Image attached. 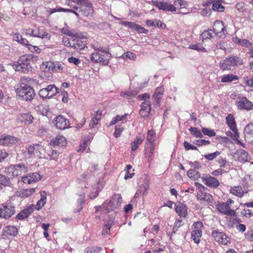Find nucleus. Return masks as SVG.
<instances>
[{"instance_id":"ddd939ff","label":"nucleus","mask_w":253,"mask_h":253,"mask_svg":"<svg viewBox=\"0 0 253 253\" xmlns=\"http://www.w3.org/2000/svg\"><path fill=\"white\" fill-rule=\"evenodd\" d=\"M197 200L201 202H206L210 204L211 206L213 207V199L212 195L202 190H199L196 195Z\"/></svg>"},{"instance_id":"c756f323","label":"nucleus","mask_w":253,"mask_h":253,"mask_svg":"<svg viewBox=\"0 0 253 253\" xmlns=\"http://www.w3.org/2000/svg\"><path fill=\"white\" fill-rule=\"evenodd\" d=\"M146 25L148 27L154 26L159 28L165 29L166 28V25L158 19H154V20H147L145 21Z\"/></svg>"},{"instance_id":"4d7b16f0","label":"nucleus","mask_w":253,"mask_h":253,"mask_svg":"<svg viewBox=\"0 0 253 253\" xmlns=\"http://www.w3.org/2000/svg\"><path fill=\"white\" fill-rule=\"evenodd\" d=\"M27 47L33 53H40L41 52V49L38 46L33 45L30 43L28 45Z\"/></svg>"},{"instance_id":"c9c22d12","label":"nucleus","mask_w":253,"mask_h":253,"mask_svg":"<svg viewBox=\"0 0 253 253\" xmlns=\"http://www.w3.org/2000/svg\"><path fill=\"white\" fill-rule=\"evenodd\" d=\"M54 68V64L51 61H46L43 62L40 66V69L42 72L44 73H48Z\"/></svg>"},{"instance_id":"ea45409f","label":"nucleus","mask_w":253,"mask_h":253,"mask_svg":"<svg viewBox=\"0 0 253 253\" xmlns=\"http://www.w3.org/2000/svg\"><path fill=\"white\" fill-rule=\"evenodd\" d=\"M104 54H100L99 60L100 62H98V63H99L101 65H107L110 61V56L107 54L106 53H104Z\"/></svg>"},{"instance_id":"72a5a7b5","label":"nucleus","mask_w":253,"mask_h":253,"mask_svg":"<svg viewBox=\"0 0 253 253\" xmlns=\"http://www.w3.org/2000/svg\"><path fill=\"white\" fill-rule=\"evenodd\" d=\"M187 208L183 204L179 203L175 207L176 212L180 216L185 217L187 215Z\"/></svg>"},{"instance_id":"e433bc0d","label":"nucleus","mask_w":253,"mask_h":253,"mask_svg":"<svg viewBox=\"0 0 253 253\" xmlns=\"http://www.w3.org/2000/svg\"><path fill=\"white\" fill-rule=\"evenodd\" d=\"M239 80V77L233 74H227L222 76L221 82L222 83H231L234 81Z\"/></svg>"},{"instance_id":"412c9836","label":"nucleus","mask_w":253,"mask_h":253,"mask_svg":"<svg viewBox=\"0 0 253 253\" xmlns=\"http://www.w3.org/2000/svg\"><path fill=\"white\" fill-rule=\"evenodd\" d=\"M145 138L144 134L139 132L134 138L133 141L130 144V148L132 151H135L139 146L142 143Z\"/></svg>"},{"instance_id":"bf43d9fd","label":"nucleus","mask_w":253,"mask_h":253,"mask_svg":"<svg viewBox=\"0 0 253 253\" xmlns=\"http://www.w3.org/2000/svg\"><path fill=\"white\" fill-rule=\"evenodd\" d=\"M62 43L66 46L73 47V40L70 41L69 38L67 37H64L62 38Z\"/></svg>"},{"instance_id":"a19ab883","label":"nucleus","mask_w":253,"mask_h":253,"mask_svg":"<svg viewBox=\"0 0 253 253\" xmlns=\"http://www.w3.org/2000/svg\"><path fill=\"white\" fill-rule=\"evenodd\" d=\"M202 235V231H193L191 232V238L195 243H199Z\"/></svg>"},{"instance_id":"680f3d73","label":"nucleus","mask_w":253,"mask_h":253,"mask_svg":"<svg viewBox=\"0 0 253 253\" xmlns=\"http://www.w3.org/2000/svg\"><path fill=\"white\" fill-rule=\"evenodd\" d=\"M121 24L125 27H127L128 28L133 30H134L136 25V24L134 22L128 21H122L121 22Z\"/></svg>"},{"instance_id":"0e129e2a","label":"nucleus","mask_w":253,"mask_h":253,"mask_svg":"<svg viewBox=\"0 0 253 253\" xmlns=\"http://www.w3.org/2000/svg\"><path fill=\"white\" fill-rule=\"evenodd\" d=\"M124 129V128L121 127L120 126H115V130L114 133V136L116 138L119 137L121 134L122 132L123 131Z\"/></svg>"},{"instance_id":"7c9ffc66","label":"nucleus","mask_w":253,"mask_h":253,"mask_svg":"<svg viewBox=\"0 0 253 253\" xmlns=\"http://www.w3.org/2000/svg\"><path fill=\"white\" fill-rule=\"evenodd\" d=\"M41 199L39 200L36 205H35V210L37 209L39 211L44 207L46 202V193L43 191L41 192Z\"/></svg>"},{"instance_id":"f257e3e1","label":"nucleus","mask_w":253,"mask_h":253,"mask_svg":"<svg viewBox=\"0 0 253 253\" xmlns=\"http://www.w3.org/2000/svg\"><path fill=\"white\" fill-rule=\"evenodd\" d=\"M33 62V56L31 55H24L21 56L13 65L16 71L23 73H28L32 70V64Z\"/></svg>"},{"instance_id":"bb28decb","label":"nucleus","mask_w":253,"mask_h":253,"mask_svg":"<svg viewBox=\"0 0 253 253\" xmlns=\"http://www.w3.org/2000/svg\"><path fill=\"white\" fill-rule=\"evenodd\" d=\"M230 192L239 198H242L247 191L244 190L241 186H234L231 188Z\"/></svg>"},{"instance_id":"9b49d317","label":"nucleus","mask_w":253,"mask_h":253,"mask_svg":"<svg viewBox=\"0 0 253 253\" xmlns=\"http://www.w3.org/2000/svg\"><path fill=\"white\" fill-rule=\"evenodd\" d=\"M211 235L214 240L220 245H227L230 243L229 238L224 232L214 230Z\"/></svg>"},{"instance_id":"b1692460","label":"nucleus","mask_w":253,"mask_h":253,"mask_svg":"<svg viewBox=\"0 0 253 253\" xmlns=\"http://www.w3.org/2000/svg\"><path fill=\"white\" fill-rule=\"evenodd\" d=\"M151 110V105L149 101H144L141 105L139 114L141 117H148Z\"/></svg>"},{"instance_id":"de8ad7c7","label":"nucleus","mask_w":253,"mask_h":253,"mask_svg":"<svg viewBox=\"0 0 253 253\" xmlns=\"http://www.w3.org/2000/svg\"><path fill=\"white\" fill-rule=\"evenodd\" d=\"M201 130L202 134L203 133L204 134L208 135L210 137L214 136L216 134V133L213 129L202 127Z\"/></svg>"},{"instance_id":"2f4dec72","label":"nucleus","mask_w":253,"mask_h":253,"mask_svg":"<svg viewBox=\"0 0 253 253\" xmlns=\"http://www.w3.org/2000/svg\"><path fill=\"white\" fill-rule=\"evenodd\" d=\"M103 110L99 109L96 111L94 116L92 117L91 122L89 126L93 127L94 126L97 125L99 122L101 120L102 117Z\"/></svg>"},{"instance_id":"4468645a","label":"nucleus","mask_w":253,"mask_h":253,"mask_svg":"<svg viewBox=\"0 0 253 253\" xmlns=\"http://www.w3.org/2000/svg\"><path fill=\"white\" fill-rule=\"evenodd\" d=\"M19 139L13 136L9 135L1 134L0 135V145L4 146H10L16 144Z\"/></svg>"},{"instance_id":"20e7f679","label":"nucleus","mask_w":253,"mask_h":253,"mask_svg":"<svg viewBox=\"0 0 253 253\" xmlns=\"http://www.w3.org/2000/svg\"><path fill=\"white\" fill-rule=\"evenodd\" d=\"M16 92L23 100L26 101L32 100L35 96L34 89L30 86L24 84L17 89Z\"/></svg>"},{"instance_id":"49530a36","label":"nucleus","mask_w":253,"mask_h":253,"mask_svg":"<svg viewBox=\"0 0 253 253\" xmlns=\"http://www.w3.org/2000/svg\"><path fill=\"white\" fill-rule=\"evenodd\" d=\"M189 131L196 138H202L203 136L202 132L197 127H191L189 128Z\"/></svg>"},{"instance_id":"7ed1b4c3","label":"nucleus","mask_w":253,"mask_h":253,"mask_svg":"<svg viewBox=\"0 0 253 253\" xmlns=\"http://www.w3.org/2000/svg\"><path fill=\"white\" fill-rule=\"evenodd\" d=\"M73 8L75 10H79V13L84 17L89 16L94 11L92 3L89 0H82V2L79 4L73 6Z\"/></svg>"},{"instance_id":"f704fd0d","label":"nucleus","mask_w":253,"mask_h":253,"mask_svg":"<svg viewBox=\"0 0 253 253\" xmlns=\"http://www.w3.org/2000/svg\"><path fill=\"white\" fill-rule=\"evenodd\" d=\"M155 146H150L149 148L145 146L144 154L148 158V162L150 163L152 162L154 158V152Z\"/></svg>"},{"instance_id":"774afa93","label":"nucleus","mask_w":253,"mask_h":253,"mask_svg":"<svg viewBox=\"0 0 253 253\" xmlns=\"http://www.w3.org/2000/svg\"><path fill=\"white\" fill-rule=\"evenodd\" d=\"M241 214L246 217L250 218L253 216V212L251 210L244 209L241 211Z\"/></svg>"},{"instance_id":"f03ea898","label":"nucleus","mask_w":253,"mask_h":253,"mask_svg":"<svg viewBox=\"0 0 253 253\" xmlns=\"http://www.w3.org/2000/svg\"><path fill=\"white\" fill-rule=\"evenodd\" d=\"M243 64L242 59L237 56H229L223 62L219 63V67L222 71L230 69L231 66H237Z\"/></svg>"},{"instance_id":"3c124183","label":"nucleus","mask_w":253,"mask_h":253,"mask_svg":"<svg viewBox=\"0 0 253 253\" xmlns=\"http://www.w3.org/2000/svg\"><path fill=\"white\" fill-rule=\"evenodd\" d=\"M189 48L190 49H193V50H197L198 51H206L205 48L203 47L202 44L200 43H197L195 44L190 45Z\"/></svg>"},{"instance_id":"a18cd8bd","label":"nucleus","mask_w":253,"mask_h":253,"mask_svg":"<svg viewBox=\"0 0 253 253\" xmlns=\"http://www.w3.org/2000/svg\"><path fill=\"white\" fill-rule=\"evenodd\" d=\"M187 175L189 177L193 178L194 180H197L200 177V174L197 171L190 169L187 171Z\"/></svg>"},{"instance_id":"052dcab7","label":"nucleus","mask_w":253,"mask_h":253,"mask_svg":"<svg viewBox=\"0 0 253 253\" xmlns=\"http://www.w3.org/2000/svg\"><path fill=\"white\" fill-rule=\"evenodd\" d=\"M88 140H85L84 142H83V143H81L78 149L77 150V152H83L86 148L88 144Z\"/></svg>"},{"instance_id":"e2e57ef3","label":"nucleus","mask_w":253,"mask_h":253,"mask_svg":"<svg viewBox=\"0 0 253 253\" xmlns=\"http://www.w3.org/2000/svg\"><path fill=\"white\" fill-rule=\"evenodd\" d=\"M212 9L214 11L222 12L224 11V7L220 3H215L212 4Z\"/></svg>"},{"instance_id":"393cba45","label":"nucleus","mask_w":253,"mask_h":253,"mask_svg":"<svg viewBox=\"0 0 253 253\" xmlns=\"http://www.w3.org/2000/svg\"><path fill=\"white\" fill-rule=\"evenodd\" d=\"M156 136V132L153 129L148 130L145 143V146H148L149 144L150 146H155Z\"/></svg>"},{"instance_id":"6e6552de","label":"nucleus","mask_w":253,"mask_h":253,"mask_svg":"<svg viewBox=\"0 0 253 253\" xmlns=\"http://www.w3.org/2000/svg\"><path fill=\"white\" fill-rule=\"evenodd\" d=\"M73 48L77 50H81L87 47V38L79 33L77 37L73 39Z\"/></svg>"},{"instance_id":"dca6fc26","label":"nucleus","mask_w":253,"mask_h":253,"mask_svg":"<svg viewBox=\"0 0 253 253\" xmlns=\"http://www.w3.org/2000/svg\"><path fill=\"white\" fill-rule=\"evenodd\" d=\"M154 5L160 10L163 11L174 12L176 11L175 6L167 2L156 0L154 3Z\"/></svg>"},{"instance_id":"603ef678","label":"nucleus","mask_w":253,"mask_h":253,"mask_svg":"<svg viewBox=\"0 0 253 253\" xmlns=\"http://www.w3.org/2000/svg\"><path fill=\"white\" fill-rule=\"evenodd\" d=\"M28 175L32 183L35 182L41 179L40 174L37 172L29 173Z\"/></svg>"},{"instance_id":"473e14b6","label":"nucleus","mask_w":253,"mask_h":253,"mask_svg":"<svg viewBox=\"0 0 253 253\" xmlns=\"http://www.w3.org/2000/svg\"><path fill=\"white\" fill-rule=\"evenodd\" d=\"M3 235L6 236H15L18 233L17 228L13 226H7L3 229Z\"/></svg>"},{"instance_id":"13d9d810","label":"nucleus","mask_w":253,"mask_h":253,"mask_svg":"<svg viewBox=\"0 0 253 253\" xmlns=\"http://www.w3.org/2000/svg\"><path fill=\"white\" fill-rule=\"evenodd\" d=\"M220 154V152L216 151L213 153L208 154L205 155L204 158L209 161H211L215 159L217 156Z\"/></svg>"},{"instance_id":"6e6d98bb","label":"nucleus","mask_w":253,"mask_h":253,"mask_svg":"<svg viewBox=\"0 0 253 253\" xmlns=\"http://www.w3.org/2000/svg\"><path fill=\"white\" fill-rule=\"evenodd\" d=\"M28 217L35 211V205H31L22 210Z\"/></svg>"},{"instance_id":"2eb2a0df","label":"nucleus","mask_w":253,"mask_h":253,"mask_svg":"<svg viewBox=\"0 0 253 253\" xmlns=\"http://www.w3.org/2000/svg\"><path fill=\"white\" fill-rule=\"evenodd\" d=\"M34 37L49 40L51 38V34L47 32L44 27L39 26L36 29H34Z\"/></svg>"},{"instance_id":"4c0bfd02","label":"nucleus","mask_w":253,"mask_h":253,"mask_svg":"<svg viewBox=\"0 0 253 253\" xmlns=\"http://www.w3.org/2000/svg\"><path fill=\"white\" fill-rule=\"evenodd\" d=\"M0 184L4 187H11L12 185L10 178L2 174H0Z\"/></svg>"},{"instance_id":"423d86ee","label":"nucleus","mask_w":253,"mask_h":253,"mask_svg":"<svg viewBox=\"0 0 253 253\" xmlns=\"http://www.w3.org/2000/svg\"><path fill=\"white\" fill-rule=\"evenodd\" d=\"M15 213V208L12 204L6 203L0 205V218L7 219Z\"/></svg>"},{"instance_id":"c03bdc74","label":"nucleus","mask_w":253,"mask_h":253,"mask_svg":"<svg viewBox=\"0 0 253 253\" xmlns=\"http://www.w3.org/2000/svg\"><path fill=\"white\" fill-rule=\"evenodd\" d=\"M128 115V114H125L124 115L120 116L117 115L115 118H113L111 122L110 123V126L114 125L118 123L121 121H124L126 120V117Z\"/></svg>"},{"instance_id":"69168bd1","label":"nucleus","mask_w":253,"mask_h":253,"mask_svg":"<svg viewBox=\"0 0 253 253\" xmlns=\"http://www.w3.org/2000/svg\"><path fill=\"white\" fill-rule=\"evenodd\" d=\"M195 144L198 146H205L209 145L210 141L205 139H198L196 141Z\"/></svg>"},{"instance_id":"5701e85b","label":"nucleus","mask_w":253,"mask_h":253,"mask_svg":"<svg viewBox=\"0 0 253 253\" xmlns=\"http://www.w3.org/2000/svg\"><path fill=\"white\" fill-rule=\"evenodd\" d=\"M213 30L219 37L224 35L226 31L223 23L220 20H216L213 24Z\"/></svg>"},{"instance_id":"aec40b11","label":"nucleus","mask_w":253,"mask_h":253,"mask_svg":"<svg viewBox=\"0 0 253 253\" xmlns=\"http://www.w3.org/2000/svg\"><path fill=\"white\" fill-rule=\"evenodd\" d=\"M234 157L236 161L241 163H245L250 159L248 153L243 149H239L234 155Z\"/></svg>"},{"instance_id":"8fccbe9b","label":"nucleus","mask_w":253,"mask_h":253,"mask_svg":"<svg viewBox=\"0 0 253 253\" xmlns=\"http://www.w3.org/2000/svg\"><path fill=\"white\" fill-rule=\"evenodd\" d=\"M203 224L201 221H197L194 222L192 226V229L193 231H202V228H203Z\"/></svg>"},{"instance_id":"864d4df0","label":"nucleus","mask_w":253,"mask_h":253,"mask_svg":"<svg viewBox=\"0 0 253 253\" xmlns=\"http://www.w3.org/2000/svg\"><path fill=\"white\" fill-rule=\"evenodd\" d=\"M100 53L98 52H95L92 53L91 54L90 57V60L92 62L94 63H98V62H100V60H99V56H100Z\"/></svg>"},{"instance_id":"338daca9","label":"nucleus","mask_w":253,"mask_h":253,"mask_svg":"<svg viewBox=\"0 0 253 253\" xmlns=\"http://www.w3.org/2000/svg\"><path fill=\"white\" fill-rule=\"evenodd\" d=\"M182 220L177 219L174 223V225L172 229V232L175 233L178 229V228L181 227L182 225Z\"/></svg>"},{"instance_id":"a211bd4d","label":"nucleus","mask_w":253,"mask_h":253,"mask_svg":"<svg viewBox=\"0 0 253 253\" xmlns=\"http://www.w3.org/2000/svg\"><path fill=\"white\" fill-rule=\"evenodd\" d=\"M203 182L207 186L213 189L217 188L220 185L219 180L214 176H209L202 178Z\"/></svg>"},{"instance_id":"1a4fd4ad","label":"nucleus","mask_w":253,"mask_h":253,"mask_svg":"<svg viewBox=\"0 0 253 253\" xmlns=\"http://www.w3.org/2000/svg\"><path fill=\"white\" fill-rule=\"evenodd\" d=\"M57 88L53 84H50L46 88L41 89L39 91V95L40 97L50 98L54 96L58 92Z\"/></svg>"},{"instance_id":"37998d69","label":"nucleus","mask_w":253,"mask_h":253,"mask_svg":"<svg viewBox=\"0 0 253 253\" xmlns=\"http://www.w3.org/2000/svg\"><path fill=\"white\" fill-rule=\"evenodd\" d=\"M102 248L97 246H90L87 247L84 250V253H99Z\"/></svg>"},{"instance_id":"f8f14e48","label":"nucleus","mask_w":253,"mask_h":253,"mask_svg":"<svg viewBox=\"0 0 253 253\" xmlns=\"http://www.w3.org/2000/svg\"><path fill=\"white\" fill-rule=\"evenodd\" d=\"M236 105L240 110L249 111L253 109V104L246 97H242L236 102Z\"/></svg>"},{"instance_id":"79ce46f5","label":"nucleus","mask_w":253,"mask_h":253,"mask_svg":"<svg viewBox=\"0 0 253 253\" xmlns=\"http://www.w3.org/2000/svg\"><path fill=\"white\" fill-rule=\"evenodd\" d=\"M41 147V146L39 144L30 145L27 148L28 153L31 156L34 155L37 151H39Z\"/></svg>"},{"instance_id":"cd10ccee","label":"nucleus","mask_w":253,"mask_h":253,"mask_svg":"<svg viewBox=\"0 0 253 253\" xmlns=\"http://www.w3.org/2000/svg\"><path fill=\"white\" fill-rule=\"evenodd\" d=\"M18 119L22 124L24 125H29L33 122L34 117L30 113H22L20 115Z\"/></svg>"},{"instance_id":"6ab92c4d","label":"nucleus","mask_w":253,"mask_h":253,"mask_svg":"<svg viewBox=\"0 0 253 253\" xmlns=\"http://www.w3.org/2000/svg\"><path fill=\"white\" fill-rule=\"evenodd\" d=\"M245 140L249 143L253 145V122L247 125L244 129Z\"/></svg>"},{"instance_id":"39448f33","label":"nucleus","mask_w":253,"mask_h":253,"mask_svg":"<svg viewBox=\"0 0 253 253\" xmlns=\"http://www.w3.org/2000/svg\"><path fill=\"white\" fill-rule=\"evenodd\" d=\"M8 174L13 177H18L27 173L28 167L24 164L12 165L6 168Z\"/></svg>"},{"instance_id":"4be33fe9","label":"nucleus","mask_w":253,"mask_h":253,"mask_svg":"<svg viewBox=\"0 0 253 253\" xmlns=\"http://www.w3.org/2000/svg\"><path fill=\"white\" fill-rule=\"evenodd\" d=\"M66 143V138L62 135H58L50 140L49 145L54 147L57 146H65Z\"/></svg>"},{"instance_id":"58836bf2","label":"nucleus","mask_w":253,"mask_h":253,"mask_svg":"<svg viewBox=\"0 0 253 253\" xmlns=\"http://www.w3.org/2000/svg\"><path fill=\"white\" fill-rule=\"evenodd\" d=\"M137 94V91L133 90H128L126 91H122L120 96L127 99H130L135 97Z\"/></svg>"},{"instance_id":"09e8293b","label":"nucleus","mask_w":253,"mask_h":253,"mask_svg":"<svg viewBox=\"0 0 253 253\" xmlns=\"http://www.w3.org/2000/svg\"><path fill=\"white\" fill-rule=\"evenodd\" d=\"M91 46L95 51H98V52H100L101 53H106L107 52V50L106 49H104L102 46H101L97 42L91 43Z\"/></svg>"},{"instance_id":"5fc2aeb1","label":"nucleus","mask_w":253,"mask_h":253,"mask_svg":"<svg viewBox=\"0 0 253 253\" xmlns=\"http://www.w3.org/2000/svg\"><path fill=\"white\" fill-rule=\"evenodd\" d=\"M212 37L211 30L204 31L201 35V38L203 40L209 39Z\"/></svg>"},{"instance_id":"9d476101","label":"nucleus","mask_w":253,"mask_h":253,"mask_svg":"<svg viewBox=\"0 0 253 253\" xmlns=\"http://www.w3.org/2000/svg\"><path fill=\"white\" fill-rule=\"evenodd\" d=\"M53 123L58 129L64 130L70 127L69 121L63 115H58L53 120Z\"/></svg>"},{"instance_id":"0eeeda50","label":"nucleus","mask_w":253,"mask_h":253,"mask_svg":"<svg viewBox=\"0 0 253 253\" xmlns=\"http://www.w3.org/2000/svg\"><path fill=\"white\" fill-rule=\"evenodd\" d=\"M226 121L227 125L230 127V128L235 133V134L234 135V137L235 138V141L236 143L242 146L243 148H245V144L241 142V140L238 139L239 135L237 133V129L236 127V125L235 121V119L233 117V116L232 114H229L228 116L226 117Z\"/></svg>"},{"instance_id":"c85d7f7f","label":"nucleus","mask_w":253,"mask_h":253,"mask_svg":"<svg viewBox=\"0 0 253 253\" xmlns=\"http://www.w3.org/2000/svg\"><path fill=\"white\" fill-rule=\"evenodd\" d=\"M36 192L35 188L24 189L17 193V195L22 198H26L33 195Z\"/></svg>"},{"instance_id":"f3484780","label":"nucleus","mask_w":253,"mask_h":253,"mask_svg":"<svg viewBox=\"0 0 253 253\" xmlns=\"http://www.w3.org/2000/svg\"><path fill=\"white\" fill-rule=\"evenodd\" d=\"M216 209L218 211L224 214L231 216L236 215L235 211L231 209L230 206L225 203H218L216 205Z\"/></svg>"},{"instance_id":"a878e982","label":"nucleus","mask_w":253,"mask_h":253,"mask_svg":"<svg viewBox=\"0 0 253 253\" xmlns=\"http://www.w3.org/2000/svg\"><path fill=\"white\" fill-rule=\"evenodd\" d=\"M117 205V203H115L114 201V198L112 197L110 200H106L102 204V209H103V211L106 212H109L113 211L116 208Z\"/></svg>"}]
</instances>
